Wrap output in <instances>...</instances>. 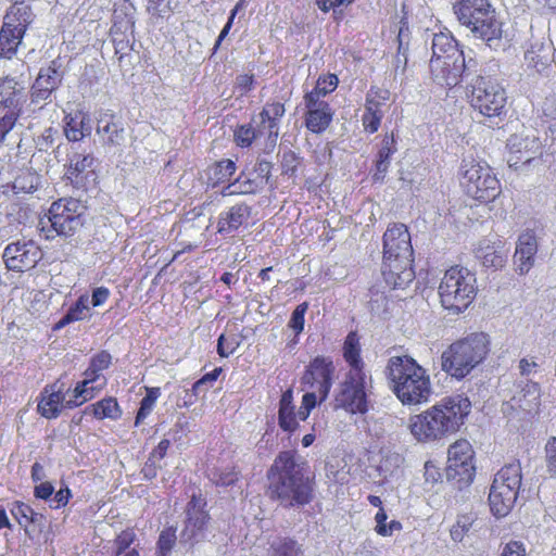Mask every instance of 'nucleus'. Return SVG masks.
Returning a JSON list of instances; mask_svg holds the SVG:
<instances>
[{"mask_svg":"<svg viewBox=\"0 0 556 556\" xmlns=\"http://www.w3.org/2000/svg\"><path fill=\"white\" fill-rule=\"evenodd\" d=\"M471 410V402L460 394L442 399L408 420L412 435L421 443L446 439L459 431Z\"/></svg>","mask_w":556,"mask_h":556,"instance_id":"f257e3e1","label":"nucleus"},{"mask_svg":"<svg viewBox=\"0 0 556 556\" xmlns=\"http://www.w3.org/2000/svg\"><path fill=\"white\" fill-rule=\"evenodd\" d=\"M413 247L404 224L390 225L383 235L382 276L393 289H405L415 277L412 267Z\"/></svg>","mask_w":556,"mask_h":556,"instance_id":"f03ea898","label":"nucleus"},{"mask_svg":"<svg viewBox=\"0 0 556 556\" xmlns=\"http://www.w3.org/2000/svg\"><path fill=\"white\" fill-rule=\"evenodd\" d=\"M387 377L392 391L404 405L428 402L432 393L427 370L408 355L390 357Z\"/></svg>","mask_w":556,"mask_h":556,"instance_id":"7ed1b4c3","label":"nucleus"},{"mask_svg":"<svg viewBox=\"0 0 556 556\" xmlns=\"http://www.w3.org/2000/svg\"><path fill=\"white\" fill-rule=\"evenodd\" d=\"M462 26L484 41L491 49H503L506 45L502 22L488 0H457L453 7Z\"/></svg>","mask_w":556,"mask_h":556,"instance_id":"20e7f679","label":"nucleus"},{"mask_svg":"<svg viewBox=\"0 0 556 556\" xmlns=\"http://www.w3.org/2000/svg\"><path fill=\"white\" fill-rule=\"evenodd\" d=\"M271 470L278 475L270 485L271 496L287 507L303 506L312 500V483L295 463L292 452H281Z\"/></svg>","mask_w":556,"mask_h":556,"instance_id":"39448f33","label":"nucleus"},{"mask_svg":"<svg viewBox=\"0 0 556 556\" xmlns=\"http://www.w3.org/2000/svg\"><path fill=\"white\" fill-rule=\"evenodd\" d=\"M489 351L490 338L486 333H469L442 353V370L453 378L463 379L484 361Z\"/></svg>","mask_w":556,"mask_h":556,"instance_id":"423d86ee","label":"nucleus"},{"mask_svg":"<svg viewBox=\"0 0 556 556\" xmlns=\"http://www.w3.org/2000/svg\"><path fill=\"white\" fill-rule=\"evenodd\" d=\"M477 291L476 275L466 267L453 266L444 273L438 292L442 306L459 314L473 302Z\"/></svg>","mask_w":556,"mask_h":556,"instance_id":"0eeeda50","label":"nucleus"},{"mask_svg":"<svg viewBox=\"0 0 556 556\" xmlns=\"http://www.w3.org/2000/svg\"><path fill=\"white\" fill-rule=\"evenodd\" d=\"M333 374L334 366L328 357L317 356L309 363L301 379L302 390L305 391L300 406L302 420H306L312 409L328 397Z\"/></svg>","mask_w":556,"mask_h":556,"instance_id":"6e6552de","label":"nucleus"},{"mask_svg":"<svg viewBox=\"0 0 556 556\" xmlns=\"http://www.w3.org/2000/svg\"><path fill=\"white\" fill-rule=\"evenodd\" d=\"M460 185L469 197L480 202H492L501 193V184L491 167L475 159L463 160Z\"/></svg>","mask_w":556,"mask_h":556,"instance_id":"1a4fd4ad","label":"nucleus"},{"mask_svg":"<svg viewBox=\"0 0 556 556\" xmlns=\"http://www.w3.org/2000/svg\"><path fill=\"white\" fill-rule=\"evenodd\" d=\"M521 479L519 462L509 463L496 472L489 494V504L493 515L504 517L510 511L517 500Z\"/></svg>","mask_w":556,"mask_h":556,"instance_id":"9d476101","label":"nucleus"},{"mask_svg":"<svg viewBox=\"0 0 556 556\" xmlns=\"http://www.w3.org/2000/svg\"><path fill=\"white\" fill-rule=\"evenodd\" d=\"M81 208L80 203L74 199H62L53 202L46 215L50 229H46L43 218L40 220L45 238L50 240L55 235L72 236L83 224Z\"/></svg>","mask_w":556,"mask_h":556,"instance_id":"9b49d317","label":"nucleus"},{"mask_svg":"<svg viewBox=\"0 0 556 556\" xmlns=\"http://www.w3.org/2000/svg\"><path fill=\"white\" fill-rule=\"evenodd\" d=\"M505 89L490 77L477 76L471 84L470 104L486 117L501 116L506 106Z\"/></svg>","mask_w":556,"mask_h":556,"instance_id":"f8f14e48","label":"nucleus"},{"mask_svg":"<svg viewBox=\"0 0 556 556\" xmlns=\"http://www.w3.org/2000/svg\"><path fill=\"white\" fill-rule=\"evenodd\" d=\"M33 22V12L27 4H13L5 14L0 31V54L11 59L17 51L22 38Z\"/></svg>","mask_w":556,"mask_h":556,"instance_id":"ddd939ff","label":"nucleus"},{"mask_svg":"<svg viewBox=\"0 0 556 556\" xmlns=\"http://www.w3.org/2000/svg\"><path fill=\"white\" fill-rule=\"evenodd\" d=\"M366 378L365 372H348L336 397L337 406L350 414H365L368 409Z\"/></svg>","mask_w":556,"mask_h":556,"instance_id":"4468645a","label":"nucleus"},{"mask_svg":"<svg viewBox=\"0 0 556 556\" xmlns=\"http://www.w3.org/2000/svg\"><path fill=\"white\" fill-rule=\"evenodd\" d=\"M509 149L508 163L518 167L519 163L529 164L542 153V142L539 134L531 127H523L520 131L513 134L507 140Z\"/></svg>","mask_w":556,"mask_h":556,"instance_id":"2eb2a0df","label":"nucleus"},{"mask_svg":"<svg viewBox=\"0 0 556 556\" xmlns=\"http://www.w3.org/2000/svg\"><path fill=\"white\" fill-rule=\"evenodd\" d=\"M475 473L473 450L467 440H457L447 451L446 475L450 479L470 482Z\"/></svg>","mask_w":556,"mask_h":556,"instance_id":"dca6fc26","label":"nucleus"},{"mask_svg":"<svg viewBox=\"0 0 556 556\" xmlns=\"http://www.w3.org/2000/svg\"><path fill=\"white\" fill-rule=\"evenodd\" d=\"M2 257L9 270L25 271L36 266L42 252L33 240H17L5 247Z\"/></svg>","mask_w":556,"mask_h":556,"instance_id":"f3484780","label":"nucleus"},{"mask_svg":"<svg viewBox=\"0 0 556 556\" xmlns=\"http://www.w3.org/2000/svg\"><path fill=\"white\" fill-rule=\"evenodd\" d=\"M388 89L371 87L365 100V112L362 116L364 129L370 134L376 132L381 124L390 100Z\"/></svg>","mask_w":556,"mask_h":556,"instance_id":"a211bd4d","label":"nucleus"},{"mask_svg":"<svg viewBox=\"0 0 556 556\" xmlns=\"http://www.w3.org/2000/svg\"><path fill=\"white\" fill-rule=\"evenodd\" d=\"M72 391L63 392L62 384L53 383L43 389L41 399L38 403V412L46 418H56L64 408H74L78 405L70 404L73 402Z\"/></svg>","mask_w":556,"mask_h":556,"instance_id":"6ab92c4d","label":"nucleus"},{"mask_svg":"<svg viewBox=\"0 0 556 556\" xmlns=\"http://www.w3.org/2000/svg\"><path fill=\"white\" fill-rule=\"evenodd\" d=\"M465 68V59L431 58L430 72L433 81L440 86L453 87L458 84Z\"/></svg>","mask_w":556,"mask_h":556,"instance_id":"aec40b11","label":"nucleus"},{"mask_svg":"<svg viewBox=\"0 0 556 556\" xmlns=\"http://www.w3.org/2000/svg\"><path fill=\"white\" fill-rule=\"evenodd\" d=\"M207 515L203 510L201 500L192 497L187 509V520L180 532V538L185 542H198L204 538Z\"/></svg>","mask_w":556,"mask_h":556,"instance_id":"412c9836","label":"nucleus"},{"mask_svg":"<svg viewBox=\"0 0 556 556\" xmlns=\"http://www.w3.org/2000/svg\"><path fill=\"white\" fill-rule=\"evenodd\" d=\"M538 252L536 237L532 231L522 232L517 241L514 255V264L519 275H526L534 265V257Z\"/></svg>","mask_w":556,"mask_h":556,"instance_id":"4be33fe9","label":"nucleus"},{"mask_svg":"<svg viewBox=\"0 0 556 556\" xmlns=\"http://www.w3.org/2000/svg\"><path fill=\"white\" fill-rule=\"evenodd\" d=\"M307 109L306 127L316 134L324 131L331 123L333 112L326 101L305 100Z\"/></svg>","mask_w":556,"mask_h":556,"instance_id":"5701e85b","label":"nucleus"},{"mask_svg":"<svg viewBox=\"0 0 556 556\" xmlns=\"http://www.w3.org/2000/svg\"><path fill=\"white\" fill-rule=\"evenodd\" d=\"M11 514L17 523L24 528L29 540H38L37 535L30 529V526L33 525L41 531L46 523V518L42 514L36 513L29 505L22 502H15L12 504Z\"/></svg>","mask_w":556,"mask_h":556,"instance_id":"b1692460","label":"nucleus"},{"mask_svg":"<svg viewBox=\"0 0 556 556\" xmlns=\"http://www.w3.org/2000/svg\"><path fill=\"white\" fill-rule=\"evenodd\" d=\"M85 379L77 383L72 391L73 402L70 404L83 405L94 396V391L101 390L105 386V379L100 372H90V366L85 371Z\"/></svg>","mask_w":556,"mask_h":556,"instance_id":"393cba45","label":"nucleus"},{"mask_svg":"<svg viewBox=\"0 0 556 556\" xmlns=\"http://www.w3.org/2000/svg\"><path fill=\"white\" fill-rule=\"evenodd\" d=\"M300 409L295 412L293 403V391L288 389L279 400L278 425L286 432H294L300 426Z\"/></svg>","mask_w":556,"mask_h":556,"instance_id":"a878e982","label":"nucleus"},{"mask_svg":"<svg viewBox=\"0 0 556 556\" xmlns=\"http://www.w3.org/2000/svg\"><path fill=\"white\" fill-rule=\"evenodd\" d=\"M476 256L484 267L502 268L507 260V252L501 242H491L486 239L479 242L476 249Z\"/></svg>","mask_w":556,"mask_h":556,"instance_id":"bb28decb","label":"nucleus"},{"mask_svg":"<svg viewBox=\"0 0 556 556\" xmlns=\"http://www.w3.org/2000/svg\"><path fill=\"white\" fill-rule=\"evenodd\" d=\"M91 118L81 111L65 116V136L71 141H79L91 134Z\"/></svg>","mask_w":556,"mask_h":556,"instance_id":"cd10ccee","label":"nucleus"},{"mask_svg":"<svg viewBox=\"0 0 556 556\" xmlns=\"http://www.w3.org/2000/svg\"><path fill=\"white\" fill-rule=\"evenodd\" d=\"M249 217L250 207L243 203L236 204L219 215L217 230L220 233L231 232L244 224Z\"/></svg>","mask_w":556,"mask_h":556,"instance_id":"c85d7f7f","label":"nucleus"},{"mask_svg":"<svg viewBox=\"0 0 556 556\" xmlns=\"http://www.w3.org/2000/svg\"><path fill=\"white\" fill-rule=\"evenodd\" d=\"M530 67L538 72L544 71L553 61V47L551 42L534 41L525 53Z\"/></svg>","mask_w":556,"mask_h":556,"instance_id":"c756f323","label":"nucleus"},{"mask_svg":"<svg viewBox=\"0 0 556 556\" xmlns=\"http://www.w3.org/2000/svg\"><path fill=\"white\" fill-rule=\"evenodd\" d=\"M23 97V87H20L13 78L0 80V113L7 110H20Z\"/></svg>","mask_w":556,"mask_h":556,"instance_id":"7c9ffc66","label":"nucleus"},{"mask_svg":"<svg viewBox=\"0 0 556 556\" xmlns=\"http://www.w3.org/2000/svg\"><path fill=\"white\" fill-rule=\"evenodd\" d=\"M432 58L465 59L455 39L444 33L435 34L432 39Z\"/></svg>","mask_w":556,"mask_h":556,"instance_id":"2f4dec72","label":"nucleus"},{"mask_svg":"<svg viewBox=\"0 0 556 556\" xmlns=\"http://www.w3.org/2000/svg\"><path fill=\"white\" fill-rule=\"evenodd\" d=\"M283 114L285 106L279 102L266 104L260 113L258 117L262 119V123H267L269 146L274 147L276 144L279 135L278 121L283 116Z\"/></svg>","mask_w":556,"mask_h":556,"instance_id":"473e14b6","label":"nucleus"},{"mask_svg":"<svg viewBox=\"0 0 556 556\" xmlns=\"http://www.w3.org/2000/svg\"><path fill=\"white\" fill-rule=\"evenodd\" d=\"M343 356L350 365L349 372H364V362L361 357V343L356 332H350L344 341Z\"/></svg>","mask_w":556,"mask_h":556,"instance_id":"72a5a7b5","label":"nucleus"},{"mask_svg":"<svg viewBox=\"0 0 556 556\" xmlns=\"http://www.w3.org/2000/svg\"><path fill=\"white\" fill-rule=\"evenodd\" d=\"M91 317V308L89 306V296L83 294L76 303L70 307L67 313L60 319L56 327L61 328L74 321L85 320Z\"/></svg>","mask_w":556,"mask_h":556,"instance_id":"f704fd0d","label":"nucleus"},{"mask_svg":"<svg viewBox=\"0 0 556 556\" xmlns=\"http://www.w3.org/2000/svg\"><path fill=\"white\" fill-rule=\"evenodd\" d=\"M87 409H91L93 416L97 419L110 418L113 420L118 419L122 416V410L119 405L114 397L103 399L92 405H90Z\"/></svg>","mask_w":556,"mask_h":556,"instance_id":"c9c22d12","label":"nucleus"},{"mask_svg":"<svg viewBox=\"0 0 556 556\" xmlns=\"http://www.w3.org/2000/svg\"><path fill=\"white\" fill-rule=\"evenodd\" d=\"M267 556H302V551L295 541L276 538L270 542Z\"/></svg>","mask_w":556,"mask_h":556,"instance_id":"e433bc0d","label":"nucleus"},{"mask_svg":"<svg viewBox=\"0 0 556 556\" xmlns=\"http://www.w3.org/2000/svg\"><path fill=\"white\" fill-rule=\"evenodd\" d=\"M236 172V164L231 160H223L208 168L207 175L212 185L228 181Z\"/></svg>","mask_w":556,"mask_h":556,"instance_id":"4c0bfd02","label":"nucleus"},{"mask_svg":"<svg viewBox=\"0 0 556 556\" xmlns=\"http://www.w3.org/2000/svg\"><path fill=\"white\" fill-rule=\"evenodd\" d=\"M338 77L336 75H328L324 77H319L315 88L307 92L304 97V100H317L324 101L321 98L332 92L338 86Z\"/></svg>","mask_w":556,"mask_h":556,"instance_id":"58836bf2","label":"nucleus"},{"mask_svg":"<svg viewBox=\"0 0 556 556\" xmlns=\"http://www.w3.org/2000/svg\"><path fill=\"white\" fill-rule=\"evenodd\" d=\"M60 65L56 61H52L46 68H41L36 79L39 87L56 89L61 83Z\"/></svg>","mask_w":556,"mask_h":556,"instance_id":"ea45409f","label":"nucleus"},{"mask_svg":"<svg viewBox=\"0 0 556 556\" xmlns=\"http://www.w3.org/2000/svg\"><path fill=\"white\" fill-rule=\"evenodd\" d=\"M98 134L106 135L105 143L113 147H121L125 141V129L116 122H109L103 127H98Z\"/></svg>","mask_w":556,"mask_h":556,"instance_id":"a19ab883","label":"nucleus"},{"mask_svg":"<svg viewBox=\"0 0 556 556\" xmlns=\"http://www.w3.org/2000/svg\"><path fill=\"white\" fill-rule=\"evenodd\" d=\"M388 516L383 508H380L375 516L376 532L381 536H391L394 532L402 530V525L397 520H391L388 523Z\"/></svg>","mask_w":556,"mask_h":556,"instance_id":"79ce46f5","label":"nucleus"},{"mask_svg":"<svg viewBox=\"0 0 556 556\" xmlns=\"http://www.w3.org/2000/svg\"><path fill=\"white\" fill-rule=\"evenodd\" d=\"M473 519L472 514L459 515L450 531L452 540L455 542L463 541L465 534L470 530Z\"/></svg>","mask_w":556,"mask_h":556,"instance_id":"37998d69","label":"nucleus"},{"mask_svg":"<svg viewBox=\"0 0 556 556\" xmlns=\"http://www.w3.org/2000/svg\"><path fill=\"white\" fill-rule=\"evenodd\" d=\"M93 164V157L91 155L75 154L70 162L67 168L68 177H77L85 170L90 168Z\"/></svg>","mask_w":556,"mask_h":556,"instance_id":"c03bdc74","label":"nucleus"},{"mask_svg":"<svg viewBox=\"0 0 556 556\" xmlns=\"http://www.w3.org/2000/svg\"><path fill=\"white\" fill-rule=\"evenodd\" d=\"M24 301L29 303V305L27 306V309L31 314H39L47 309V302L45 300V294L41 291H37V290L28 291L24 296Z\"/></svg>","mask_w":556,"mask_h":556,"instance_id":"a18cd8bd","label":"nucleus"},{"mask_svg":"<svg viewBox=\"0 0 556 556\" xmlns=\"http://www.w3.org/2000/svg\"><path fill=\"white\" fill-rule=\"evenodd\" d=\"M238 346L239 341L235 336L226 337L225 334H222L217 342V353L222 357H228L237 350Z\"/></svg>","mask_w":556,"mask_h":556,"instance_id":"49530a36","label":"nucleus"},{"mask_svg":"<svg viewBox=\"0 0 556 556\" xmlns=\"http://www.w3.org/2000/svg\"><path fill=\"white\" fill-rule=\"evenodd\" d=\"M307 308V303L299 304L291 315L289 327L294 330L296 334L301 333L304 329V316Z\"/></svg>","mask_w":556,"mask_h":556,"instance_id":"de8ad7c7","label":"nucleus"},{"mask_svg":"<svg viewBox=\"0 0 556 556\" xmlns=\"http://www.w3.org/2000/svg\"><path fill=\"white\" fill-rule=\"evenodd\" d=\"M20 110H7L0 113V141L5 137V135L13 128Z\"/></svg>","mask_w":556,"mask_h":556,"instance_id":"09e8293b","label":"nucleus"},{"mask_svg":"<svg viewBox=\"0 0 556 556\" xmlns=\"http://www.w3.org/2000/svg\"><path fill=\"white\" fill-rule=\"evenodd\" d=\"M545 462L547 471L556 477V437L549 438L546 442Z\"/></svg>","mask_w":556,"mask_h":556,"instance_id":"8fccbe9b","label":"nucleus"},{"mask_svg":"<svg viewBox=\"0 0 556 556\" xmlns=\"http://www.w3.org/2000/svg\"><path fill=\"white\" fill-rule=\"evenodd\" d=\"M256 138V131L251 126H241L235 132L236 142L240 147H249Z\"/></svg>","mask_w":556,"mask_h":556,"instance_id":"3c124183","label":"nucleus"},{"mask_svg":"<svg viewBox=\"0 0 556 556\" xmlns=\"http://www.w3.org/2000/svg\"><path fill=\"white\" fill-rule=\"evenodd\" d=\"M542 111L544 116L548 118L547 123L551 131L556 132V98H546Z\"/></svg>","mask_w":556,"mask_h":556,"instance_id":"603ef678","label":"nucleus"},{"mask_svg":"<svg viewBox=\"0 0 556 556\" xmlns=\"http://www.w3.org/2000/svg\"><path fill=\"white\" fill-rule=\"evenodd\" d=\"M111 355L108 352H100L94 357H92L90 363V372H102L106 369L111 364Z\"/></svg>","mask_w":556,"mask_h":556,"instance_id":"864d4df0","label":"nucleus"},{"mask_svg":"<svg viewBox=\"0 0 556 556\" xmlns=\"http://www.w3.org/2000/svg\"><path fill=\"white\" fill-rule=\"evenodd\" d=\"M256 187H257L256 184L252 180H249V179L244 180V181L237 180L236 182L229 185L227 187V190H228L229 194H232V193L248 194V193L255 192Z\"/></svg>","mask_w":556,"mask_h":556,"instance_id":"5fc2aeb1","label":"nucleus"},{"mask_svg":"<svg viewBox=\"0 0 556 556\" xmlns=\"http://www.w3.org/2000/svg\"><path fill=\"white\" fill-rule=\"evenodd\" d=\"M175 541L176 535L172 529L161 533L159 539V548L163 556H165L173 548Z\"/></svg>","mask_w":556,"mask_h":556,"instance_id":"6e6d98bb","label":"nucleus"},{"mask_svg":"<svg viewBox=\"0 0 556 556\" xmlns=\"http://www.w3.org/2000/svg\"><path fill=\"white\" fill-rule=\"evenodd\" d=\"M135 533L132 530L123 531L115 540L116 556L121 555L130 544L135 541Z\"/></svg>","mask_w":556,"mask_h":556,"instance_id":"4d7b16f0","label":"nucleus"},{"mask_svg":"<svg viewBox=\"0 0 556 556\" xmlns=\"http://www.w3.org/2000/svg\"><path fill=\"white\" fill-rule=\"evenodd\" d=\"M111 292L106 287H97L92 290L91 305L93 307L102 306L110 298Z\"/></svg>","mask_w":556,"mask_h":556,"instance_id":"13d9d810","label":"nucleus"},{"mask_svg":"<svg viewBox=\"0 0 556 556\" xmlns=\"http://www.w3.org/2000/svg\"><path fill=\"white\" fill-rule=\"evenodd\" d=\"M394 152H395V148H394L393 136L384 137L382 140L381 149L379 150V153H378V160L390 161L391 155Z\"/></svg>","mask_w":556,"mask_h":556,"instance_id":"bf43d9fd","label":"nucleus"},{"mask_svg":"<svg viewBox=\"0 0 556 556\" xmlns=\"http://www.w3.org/2000/svg\"><path fill=\"white\" fill-rule=\"evenodd\" d=\"M501 556H526V548L522 543L510 541L504 546Z\"/></svg>","mask_w":556,"mask_h":556,"instance_id":"052dcab7","label":"nucleus"},{"mask_svg":"<svg viewBox=\"0 0 556 556\" xmlns=\"http://www.w3.org/2000/svg\"><path fill=\"white\" fill-rule=\"evenodd\" d=\"M52 91H53V89L39 87L38 84L35 83L33 86L31 101L34 103L45 102L46 100L49 99Z\"/></svg>","mask_w":556,"mask_h":556,"instance_id":"680f3d73","label":"nucleus"},{"mask_svg":"<svg viewBox=\"0 0 556 556\" xmlns=\"http://www.w3.org/2000/svg\"><path fill=\"white\" fill-rule=\"evenodd\" d=\"M538 363L533 358H521L519 362V370L522 376H531L538 370Z\"/></svg>","mask_w":556,"mask_h":556,"instance_id":"e2e57ef3","label":"nucleus"},{"mask_svg":"<svg viewBox=\"0 0 556 556\" xmlns=\"http://www.w3.org/2000/svg\"><path fill=\"white\" fill-rule=\"evenodd\" d=\"M149 2L153 4L160 12H170L178 7L177 0H149Z\"/></svg>","mask_w":556,"mask_h":556,"instance_id":"0e129e2a","label":"nucleus"},{"mask_svg":"<svg viewBox=\"0 0 556 556\" xmlns=\"http://www.w3.org/2000/svg\"><path fill=\"white\" fill-rule=\"evenodd\" d=\"M54 488L50 482H42L35 486V496L38 498L47 500L53 494Z\"/></svg>","mask_w":556,"mask_h":556,"instance_id":"69168bd1","label":"nucleus"},{"mask_svg":"<svg viewBox=\"0 0 556 556\" xmlns=\"http://www.w3.org/2000/svg\"><path fill=\"white\" fill-rule=\"evenodd\" d=\"M153 407H154V404L151 403V401L148 402V401L141 400L140 408L136 416V422H135L136 426L141 424L147 418V416L152 412Z\"/></svg>","mask_w":556,"mask_h":556,"instance_id":"338daca9","label":"nucleus"},{"mask_svg":"<svg viewBox=\"0 0 556 556\" xmlns=\"http://www.w3.org/2000/svg\"><path fill=\"white\" fill-rule=\"evenodd\" d=\"M389 165H390V161H383V160H377L376 161V172L374 174V180H383L387 172H388V168H389Z\"/></svg>","mask_w":556,"mask_h":556,"instance_id":"774afa93","label":"nucleus"}]
</instances>
